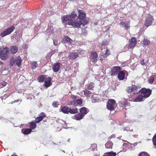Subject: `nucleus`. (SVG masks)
I'll return each instance as SVG.
<instances>
[{"instance_id": "f257e3e1", "label": "nucleus", "mask_w": 156, "mask_h": 156, "mask_svg": "<svg viewBox=\"0 0 156 156\" xmlns=\"http://www.w3.org/2000/svg\"><path fill=\"white\" fill-rule=\"evenodd\" d=\"M77 10L73 11L69 15H64L61 18L62 23L66 26L68 25L75 28H80V24L77 19Z\"/></svg>"}, {"instance_id": "f03ea898", "label": "nucleus", "mask_w": 156, "mask_h": 156, "mask_svg": "<svg viewBox=\"0 0 156 156\" xmlns=\"http://www.w3.org/2000/svg\"><path fill=\"white\" fill-rule=\"evenodd\" d=\"M77 13H78V16L77 17L78 19V21L79 23L80 24V26L82 25L84 26L88 23V21L85 19L86 17V14L83 11L79 10L78 11Z\"/></svg>"}, {"instance_id": "7ed1b4c3", "label": "nucleus", "mask_w": 156, "mask_h": 156, "mask_svg": "<svg viewBox=\"0 0 156 156\" xmlns=\"http://www.w3.org/2000/svg\"><path fill=\"white\" fill-rule=\"evenodd\" d=\"M9 53V49L6 47L2 50L0 47V58L2 60H5L8 58V55Z\"/></svg>"}, {"instance_id": "20e7f679", "label": "nucleus", "mask_w": 156, "mask_h": 156, "mask_svg": "<svg viewBox=\"0 0 156 156\" xmlns=\"http://www.w3.org/2000/svg\"><path fill=\"white\" fill-rule=\"evenodd\" d=\"M152 90L149 88H146L145 87H143L140 89L138 93L143 95V96L145 98L149 97L151 94Z\"/></svg>"}, {"instance_id": "39448f33", "label": "nucleus", "mask_w": 156, "mask_h": 156, "mask_svg": "<svg viewBox=\"0 0 156 156\" xmlns=\"http://www.w3.org/2000/svg\"><path fill=\"white\" fill-rule=\"evenodd\" d=\"M115 103V101L113 99H109L107 103V108L110 111L114 110L115 109V108L113 105Z\"/></svg>"}, {"instance_id": "423d86ee", "label": "nucleus", "mask_w": 156, "mask_h": 156, "mask_svg": "<svg viewBox=\"0 0 156 156\" xmlns=\"http://www.w3.org/2000/svg\"><path fill=\"white\" fill-rule=\"evenodd\" d=\"M153 20V16L150 14H147L144 22V25L147 27L151 26Z\"/></svg>"}, {"instance_id": "0eeeda50", "label": "nucleus", "mask_w": 156, "mask_h": 156, "mask_svg": "<svg viewBox=\"0 0 156 156\" xmlns=\"http://www.w3.org/2000/svg\"><path fill=\"white\" fill-rule=\"evenodd\" d=\"M138 87L135 85H132L131 86L127 87L126 88V91L128 93H130L132 92L133 94H138L137 92Z\"/></svg>"}, {"instance_id": "6e6552de", "label": "nucleus", "mask_w": 156, "mask_h": 156, "mask_svg": "<svg viewBox=\"0 0 156 156\" xmlns=\"http://www.w3.org/2000/svg\"><path fill=\"white\" fill-rule=\"evenodd\" d=\"M15 28V27L13 26L11 27L6 29L5 30L1 33L0 36L3 37L7 35H9L14 30Z\"/></svg>"}, {"instance_id": "1a4fd4ad", "label": "nucleus", "mask_w": 156, "mask_h": 156, "mask_svg": "<svg viewBox=\"0 0 156 156\" xmlns=\"http://www.w3.org/2000/svg\"><path fill=\"white\" fill-rule=\"evenodd\" d=\"M51 79L50 77H48L46 78L45 81H44V84L43 85L41 89H47L48 87L51 86L52 84V83H51Z\"/></svg>"}, {"instance_id": "9d476101", "label": "nucleus", "mask_w": 156, "mask_h": 156, "mask_svg": "<svg viewBox=\"0 0 156 156\" xmlns=\"http://www.w3.org/2000/svg\"><path fill=\"white\" fill-rule=\"evenodd\" d=\"M121 69L122 68L120 66H115L113 67L111 69V75L114 76L118 74Z\"/></svg>"}, {"instance_id": "9b49d317", "label": "nucleus", "mask_w": 156, "mask_h": 156, "mask_svg": "<svg viewBox=\"0 0 156 156\" xmlns=\"http://www.w3.org/2000/svg\"><path fill=\"white\" fill-rule=\"evenodd\" d=\"M90 58L92 62L95 63L97 61L98 54L96 52L92 51L90 53Z\"/></svg>"}, {"instance_id": "f8f14e48", "label": "nucleus", "mask_w": 156, "mask_h": 156, "mask_svg": "<svg viewBox=\"0 0 156 156\" xmlns=\"http://www.w3.org/2000/svg\"><path fill=\"white\" fill-rule=\"evenodd\" d=\"M60 63L57 62L53 64L52 66V69L53 72L55 73L58 72L59 70Z\"/></svg>"}, {"instance_id": "ddd939ff", "label": "nucleus", "mask_w": 156, "mask_h": 156, "mask_svg": "<svg viewBox=\"0 0 156 156\" xmlns=\"http://www.w3.org/2000/svg\"><path fill=\"white\" fill-rule=\"evenodd\" d=\"M46 117V115L44 112H42L40 114L39 116L37 117L35 120L36 123H38L41 121L44 118Z\"/></svg>"}, {"instance_id": "4468645a", "label": "nucleus", "mask_w": 156, "mask_h": 156, "mask_svg": "<svg viewBox=\"0 0 156 156\" xmlns=\"http://www.w3.org/2000/svg\"><path fill=\"white\" fill-rule=\"evenodd\" d=\"M62 42L64 44H68L71 45L72 42L73 41L68 36H65V37L63 39Z\"/></svg>"}, {"instance_id": "2eb2a0df", "label": "nucleus", "mask_w": 156, "mask_h": 156, "mask_svg": "<svg viewBox=\"0 0 156 156\" xmlns=\"http://www.w3.org/2000/svg\"><path fill=\"white\" fill-rule=\"evenodd\" d=\"M130 44L129 45L128 47L129 48H131L134 47L136 44V38L135 37H133L129 40Z\"/></svg>"}, {"instance_id": "dca6fc26", "label": "nucleus", "mask_w": 156, "mask_h": 156, "mask_svg": "<svg viewBox=\"0 0 156 156\" xmlns=\"http://www.w3.org/2000/svg\"><path fill=\"white\" fill-rule=\"evenodd\" d=\"M125 73L124 70H121L118 74V78L120 80H122L125 78Z\"/></svg>"}, {"instance_id": "f3484780", "label": "nucleus", "mask_w": 156, "mask_h": 156, "mask_svg": "<svg viewBox=\"0 0 156 156\" xmlns=\"http://www.w3.org/2000/svg\"><path fill=\"white\" fill-rule=\"evenodd\" d=\"M122 27H124L125 30H127L130 28L129 23V22L121 21L119 23Z\"/></svg>"}, {"instance_id": "a211bd4d", "label": "nucleus", "mask_w": 156, "mask_h": 156, "mask_svg": "<svg viewBox=\"0 0 156 156\" xmlns=\"http://www.w3.org/2000/svg\"><path fill=\"white\" fill-rule=\"evenodd\" d=\"M145 99V98L143 96V95L140 94L136 97L133 101L136 102H139L144 101Z\"/></svg>"}, {"instance_id": "6ab92c4d", "label": "nucleus", "mask_w": 156, "mask_h": 156, "mask_svg": "<svg viewBox=\"0 0 156 156\" xmlns=\"http://www.w3.org/2000/svg\"><path fill=\"white\" fill-rule=\"evenodd\" d=\"M80 112L82 115H83L84 116L85 115L87 114L89 112V110L85 107H82L80 109Z\"/></svg>"}, {"instance_id": "aec40b11", "label": "nucleus", "mask_w": 156, "mask_h": 156, "mask_svg": "<svg viewBox=\"0 0 156 156\" xmlns=\"http://www.w3.org/2000/svg\"><path fill=\"white\" fill-rule=\"evenodd\" d=\"M101 51L104 50H105V53L104 52L102 53L101 54V55L104 56V55H105V57H106L110 55V50L108 49L107 47L104 48H101Z\"/></svg>"}, {"instance_id": "412c9836", "label": "nucleus", "mask_w": 156, "mask_h": 156, "mask_svg": "<svg viewBox=\"0 0 156 156\" xmlns=\"http://www.w3.org/2000/svg\"><path fill=\"white\" fill-rule=\"evenodd\" d=\"M79 56V54L77 52H73L69 56V58L70 59H75Z\"/></svg>"}, {"instance_id": "4be33fe9", "label": "nucleus", "mask_w": 156, "mask_h": 156, "mask_svg": "<svg viewBox=\"0 0 156 156\" xmlns=\"http://www.w3.org/2000/svg\"><path fill=\"white\" fill-rule=\"evenodd\" d=\"M10 51L12 54H15L18 51V48L16 45L12 46L10 47Z\"/></svg>"}, {"instance_id": "5701e85b", "label": "nucleus", "mask_w": 156, "mask_h": 156, "mask_svg": "<svg viewBox=\"0 0 156 156\" xmlns=\"http://www.w3.org/2000/svg\"><path fill=\"white\" fill-rule=\"evenodd\" d=\"M22 59L20 56H18L15 59V62L16 65L20 67L22 63Z\"/></svg>"}, {"instance_id": "b1692460", "label": "nucleus", "mask_w": 156, "mask_h": 156, "mask_svg": "<svg viewBox=\"0 0 156 156\" xmlns=\"http://www.w3.org/2000/svg\"><path fill=\"white\" fill-rule=\"evenodd\" d=\"M69 108L68 106H64L61 108V111L64 114H68L69 113Z\"/></svg>"}, {"instance_id": "393cba45", "label": "nucleus", "mask_w": 156, "mask_h": 156, "mask_svg": "<svg viewBox=\"0 0 156 156\" xmlns=\"http://www.w3.org/2000/svg\"><path fill=\"white\" fill-rule=\"evenodd\" d=\"M46 76L42 75L39 76L37 78V80L39 82L42 83L44 81Z\"/></svg>"}, {"instance_id": "a878e982", "label": "nucleus", "mask_w": 156, "mask_h": 156, "mask_svg": "<svg viewBox=\"0 0 156 156\" xmlns=\"http://www.w3.org/2000/svg\"><path fill=\"white\" fill-rule=\"evenodd\" d=\"M21 131L22 133L25 135L28 134L32 132L31 129H22Z\"/></svg>"}, {"instance_id": "bb28decb", "label": "nucleus", "mask_w": 156, "mask_h": 156, "mask_svg": "<svg viewBox=\"0 0 156 156\" xmlns=\"http://www.w3.org/2000/svg\"><path fill=\"white\" fill-rule=\"evenodd\" d=\"M84 117L83 115H82L80 113H78L75 115V119L77 120H79L82 119Z\"/></svg>"}, {"instance_id": "cd10ccee", "label": "nucleus", "mask_w": 156, "mask_h": 156, "mask_svg": "<svg viewBox=\"0 0 156 156\" xmlns=\"http://www.w3.org/2000/svg\"><path fill=\"white\" fill-rule=\"evenodd\" d=\"M69 113L71 114H75L77 113L78 112V109L77 108H76L74 109H71L69 108Z\"/></svg>"}, {"instance_id": "c85d7f7f", "label": "nucleus", "mask_w": 156, "mask_h": 156, "mask_svg": "<svg viewBox=\"0 0 156 156\" xmlns=\"http://www.w3.org/2000/svg\"><path fill=\"white\" fill-rule=\"evenodd\" d=\"M37 126V125L36 124V122L34 121H33L30 123V129L31 130L35 129Z\"/></svg>"}, {"instance_id": "c756f323", "label": "nucleus", "mask_w": 156, "mask_h": 156, "mask_svg": "<svg viewBox=\"0 0 156 156\" xmlns=\"http://www.w3.org/2000/svg\"><path fill=\"white\" fill-rule=\"evenodd\" d=\"M113 143L110 141L107 142L105 144V146L107 148H112Z\"/></svg>"}, {"instance_id": "7c9ffc66", "label": "nucleus", "mask_w": 156, "mask_h": 156, "mask_svg": "<svg viewBox=\"0 0 156 156\" xmlns=\"http://www.w3.org/2000/svg\"><path fill=\"white\" fill-rule=\"evenodd\" d=\"M105 154L103 156H115L116 154L115 152H108L105 153Z\"/></svg>"}, {"instance_id": "2f4dec72", "label": "nucleus", "mask_w": 156, "mask_h": 156, "mask_svg": "<svg viewBox=\"0 0 156 156\" xmlns=\"http://www.w3.org/2000/svg\"><path fill=\"white\" fill-rule=\"evenodd\" d=\"M38 64L36 62H32L31 63V67L33 69H35L37 66Z\"/></svg>"}, {"instance_id": "473e14b6", "label": "nucleus", "mask_w": 156, "mask_h": 156, "mask_svg": "<svg viewBox=\"0 0 156 156\" xmlns=\"http://www.w3.org/2000/svg\"><path fill=\"white\" fill-rule=\"evenodd\" d=\"M55 50H53L51 49V51L47 54V56L51 57V56L55 53Z\"/></svg>"}, {"instance_id": "72a5a7b5", "label": "nucleus", "mask_w": 156, "mask_h": 156, "mask_svg": "<svg viewBox=\"0 0 156 156\" xmlns=\"http://www.w3.org/2000/svg\"><path fill=\"white\" fill-rule=\"evenodd\" d=\"M15 59H14L13 58H11L10 59V65L11 66H12L13 65L15 64Z\"/></svg>"}, {"instance_id": "f704fd0d", "label": "nucleus", "mask_w": 156, "mask_h": 156, "mask_svg": "<svg viewBox=\"0 0 156 156\" xmlns=\"http://www.w3.org/2000/svg\"><path fill=\"white\" fill-rule=\"evenodd\" d=\"M138 156H149V155L146 152H142L139 154Z\"/></svg>"}, {"instance_id": "c9c22d12", "label": "nucleus", "mask_w": 156, "mask_h": 156, "mask_svg": "<svg viewBox=\"0 0 156 156\" xmlns=\"http://www.w3.org/2000/svg\"><path fill=\"white\" fill-rule=\"evenodd\" d=\"M143 43L144 45H147L150 44V41L148 39H144L143 41Z\"/></svg>"}, {"instance_id": "e433bc0d", "label": "nucleus", "mask_w": 156, "mask_h": 156, "mask_svg": "<svg viewBox=\"0 0 156 156\" xmlns=\"http://www.w3.org/2000/svg\"><path fill=\"white\" fill-rule=\"evenodd\" d=\"M97 147V145L96 144H92L91 145V146L90 147V149L91 150L94 151L95 150V148H96Z\"/></svg>"}, {"instance_id": "4c0bfd02", "label": "nucleus", "mask_w": 156, "mask_h": 156, "mask_svg": "<svg viewBox=\"0 0 156 156\" xmlns=\"http://www.w3.org/2000/svg\"><path fill=\"white\" fill-rule=\"evenodd\" d=\"M154 80V78L153 75L151 76L148 80V82L149 83L152 84Z\"/></svg>"}, {"instance_id": "58836bf2", "label": "nucleus", "mask_w": 156, "mask_h": 156, "mask_svg": "<svg viewBox=\"0 0 156 156\" xmlns=\"http://www.w3.org/2000/svg\"><path fill=\"white\" fill-rule=\"evenodd\" d=\"M123 100V105H124V106L125 107H126L128 105L129 103H128V101H127V99H125V98H124Z\"/></svg>"}, {"instance_id": "ea45409f", "label": "nucleus", "mask_w": 156, "mask_h": 156, "mask_svg": "<svg viewBox=\"0 0 156 156\" xmlns=\"http://www.w3.org/2000/svg\"><path fill=\"white\" fill-rule=\"evenodd\" d=\"M152 141L153 145L156 146V135H154L153 137Z\"/></svg>"}, {"instance_id": "a19ab883", "label": "nucleus", "mask_w": 156, "mask_h": 156, "mask_svg": "<svg viewBox=\"0 0 156 156\" xmlns=\"http://www.w3.org/2000/svg\"><path fill=\"white\" fill-rule=\"evenodd\" d=\"M108 44V42L107 40H104L102 43V45L106 46Z\"/></svg>"}, {"instance_id": "79ce46f5", "label": "nucleus", "mask_w": 156, "mask_h": 156, "mask_svg": "<svg viewBox=\"0 0 156 156\" xmlns=\"http://www.w3.org/2000/svg\"><path fill=\"white\" fill-rule=\"evenodd\" d=\"M7 84V83L5 81H2V82H1L0 83V84H1V87H0V88L5 87Z\"/></svg>"}, {"instance_id": "37998d69", "label": "nucleus", "mask_w": 156, "mask_h": 156, "mask_svg": "<svg viewBox=\"0 0 156 156\" xmlns=\"http://www.w3.org/2000/svg\"><path fill=\"white\" fill-rule=\"evenodd\" d=\"M83 103V101L82 99H78L76 101V103H77V104L80 105L82 104Z\"/></svg>"}, {"instance_id": "c03bdc74", "label": "nucleus", "mask_w": 156, "mask_h": 156, "mask_svg": "<svg viewBox=\"0 0 156 156\" xmlns=\"http://www.w3.org/2000/svg\"><path fill=\"white\" fill-rule=\"evenodd\" d=\"M94 84L93 83L91 82L89 83L88 86V89H90L94 87Z\"/></svg>"}, {"instance_id": "a18cd8bd", "label": "nucleus", "mask_w": 156, "mask_h": 156, "mask_svg": "<svg viewBox=\"0 0 156 156\" xmlns=\"http://www.w3.org/2000/svg\"><path fill=\"white\" fill-rule=\"evenodd\" d=\"M82 34L84 36L87 35V31L85 29H83L82 30Z\"/></svg>"}, {"instance_id": "49530a36", "label": "nucleus", "mask_w": 156, "mask_h": 156, "mask_svg": "<svg viewBox=\"0 0 156 156\" xmlns=\"http://www.w3.org/2000/svg\"><path fill=\"white\" fill-rule=\"evenodd\" d=\"M57 102L56 101H54L52 103V106L54 108L58 107V105H57Z\"/></svg>"}, {"instance_id": "de8ad7c7", "label": "nucleus", "mask_w": 156, "mask_h": 156, "mask_svg": "<svg viewBox=\"0 0 156 156\" xmlns=\"http://www.w3.org/2000/svg\"><path fill=\"white\" fill-rule=\"evenodd\" d=\"M83 91L85 95H89L91 94V93L90 91L87 90L84 91Z\"/></svg>"}, {"instance_id": "09e8293b", "label": "nucleus", "mask_w": 156, "mask_h": 156, "mask_svg": "<svg viewBox=\"0 0 156 156\" xmlns=\"http://www.w3.org/2000/svg\"><path fill=\"white\" fill-rule=\"evenodd\" d=\"M53 43L55 45V46H58V42L57 41L55 40H53Z\"/></svg>"}, {"instance_id": "8fccbe9b", "label": "nucleus", "mask_w": 156, "mask_h": 156, "mask_svg": "<svg viewBox=\"0 0 156 156\" xmlns=\"http://www.w3.org/2000/svg\"><path fill=\"white\" fill-rule=\"evenodd\" d=\"M144 59H143L140 61V63L142 66H144L145 65V63L144 62Z\"/></svg>"}, {"instance_id": "3c124183", "label": "nucleus", "mask_w": 156, "mask_h": 156, "mask_svg": "<svg viewBox=\"0 0 156 156\" xmlns=\"http://www.w3.org/2000/svg\"><path fill=\"white\" fill-rule=\"evenodd\" d=\"M20 101V100H19V99H17V100H16L14 101H12L11 102V103L12 104H13V103H15V102H19V101Z\"/></svg>"}, {"instance_id": "603ef678", "label": "nucleus", "mask_w": 156, "mask_h": 156, "mask_svg": "<svg viewBox=\"0 0 156 156\" xmlns=\"http://www.w3.org/2000/svg\"><path fill=\"white\" fill-rule=\"evenodd\" d=\"M71 104H76V101L73 100V101H72L70 102Z\"/></svg>"}, {"instance_id": "864d4df0", "label": "nucleus", "mask_w": 156, "mask_h": 156, "mask_svg": "<svg viewBox=\"0 0 156 156\" xmlns=\"http://www.w3.org/2000/svg\"><path fill=\"white\" fill-rule=\"evenodd\" d=\"M72 98L73 99H77V97L75 95H73L72 96Z\"/></svg>"}, {"instance_id": "5fc2aeb1", "label": "nucleus", "mask_w": 156, "mask_h": 156, "mask_svg": "<svg viewBox=\"0 0 156 156\" xmlns=\"http://www.w3.org/2000/svg\"><path fill=\"white\" fill-rule=\"evenodd\" d=\"M124 71L125 73V75H126V76H127L128 75V73L125 70H124Z\"/></svg>"}, {"instance_id": "6e6d98bb", "label": "nucleus", "mask_w": 156, "mask_h": 156, "mask_svg": "<svg viewBox=\"0 0 156 156\" xmlns=\"http://www.w3.org/2000/svg\"><path fill=\"white\" fill-rule=\"evenodd\" d=\"M137 144V143L136 142V143H134L133 144V145L134 147V146H136V145Z\"/></svg>"}, {"instance_id": "4d7b16f0", "label": "nucleus", "mask_w": 156, "mask_h": 156, "mask_svg": "<svg viewBox=\"0 0 156 156\" xmlns=\"http://www.w3.org/2000/svg\"><path fill=\"white\" fill-rule=\"evenodd\" d=\"M128 98L130 99L132 98V97L131 96V95H129L128 96Z\"/></svg>"}, {"instance_id": "13d9d810", "label": "nucleus", "mask_w": 156, "mask_h": 156, "mask_svg": "<svg viewBox=\"0 0 156 156\" xmlns=\"http://www.w3.org/2000/svg\"><path fill=\"white\" fill-rule=\"evenodd\" d=\"M3 62H1V61H0V65H2L3 64Z\"/></svg>"}, {"instance_id": "bf43d9fd", "label": "nucleus", "mask_w": 156, "mask_h": 156, "mask_svg": "<svg viewBox=\"0 0 156 156\" xmlns=\"http://www.w3.org/2000/svg\"><path fill=\"white\" fill-rule=\"evenodd\" d=\"M100 60L101 61H102L103 60V58H101L100 59Z\"/></svg>"}, {"instance_id": "052dcab7", "label": "nucleus", "mask_w": 156, "mask_h": 156, "mask_svg": "<svg viewBox=\"0 0 156 156\" xmlns=\"http://www.w3.org/2000/svg\"><path fill=\"white\" fill-rule=\"evenodd\" d=\"M11 156H18L16 155H14V154H13Z\"/></svg>"}, {"instance_id": "680f3d73", "label": "nucleus", "mask_w": 156, "mask_h": 156, "mask_svg": "<svg viewBox=\"0 0 156 156\" xmlns=\"http://www.w3.org/2000/svg\"><path fill=\"white\" fill-rule=\"evenodd\" d=\"M67 141H68V142H70V139H68V140H67Z\"/></svg>"}, {"instance_id": "e2e57ef3", "label": "nucleus", "mask_w": 156, "mask_h": 156, "mask_svg": "<svg viewBox=\"0 0 156 156\" xmlns=\"http://www.w3.org/2000/svg\"><path fill=\"white\" fill-rule=\"evenodd\" d=\"M102 51H102V53L104 52H103V51H104V52H105V50H102Z\"/></svg>"}, {"instance_id": "0e129e2a", "label": "nucleus", "mask_w": 156, "mask_h": 156, "mask_svg": "<svg viewBox=\"0 0 156 156\" xmlns=\"http://www.w3.org/2000/svg\"><path fill=\"white\" fill-rule=\"evenodd\" d=\"M122 66H124V63H122Z\"/></svg>"}, {"instance_id": "69168bd1", "label": "nucleus", "mask_w": 156, "mask_h": 156, "mask_svg": "<svg viewBox=\"0 0 156 156\" xmlns=\"http://www.w3.org/2000/svg\"><path fill=\"white\" fill-rule=\"evenodd\" d=\"M130 131H133V129H132L131 130H130Z\"/></svg>"}, {"instance_id": "338daca9", "label": "nucleus", "mask_w": 156, "mask_h": 156, "mask_svg": "<svg viewBox=\"0 0 156 156\" xmlns=\"http://www.w3.org/2000/svg\"><path fill=\"white\" fill-rule=\"evenodd\" d=\"M109 29H108V30H108Z\"/></svg>"}, {"instance_id": "774afa93", "label": "nucleus", "mask_w": 156, "mask_h": 156, "mask_svg": "<svg viewBox=\"0 0 156 156\" xmlns=\"http://www.w3.org/2000/svg\"><path fill=\"white\" fill-rule=\"evenodd\" d=\"M109 28H110V27H108V29H109Z\"/></svg>"}]
</instances>
